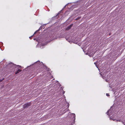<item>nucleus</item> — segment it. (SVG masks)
Instances as JSON below:
<instances>
[{"label":"nucleus","instance_id":"4","mask_svg":"<svg viewBox=\"0 0 125 125\" xmlns=\"http://www.w3.org/2000/svg\"><path fill=\"white\" fill-rule=\"evenodd\" d=\"M21 70L20 69H18L17 71L15 73V74H17L18 73H19V72H21Z\"/></svg>","mask_w":125,"mask_h":125},{"label":"nucleus","instance_id":"5","mask_svg":"<svg viewBox=\"0 0 125 125\" xmlns=\"http://www.w3.org/2000/svg\"><path fill=\"white\" fill-rule=\"evenodd\" d=\"M81 18V17H79L75 19L76 20H77Z\"/></svg>","mask_w":125,"mask_h":125},{"label":"nucleus","instance_id":"7","mask_svg":"<svg viewBox=\"0 0 125 125\" xmlns=\"http://www.w3.org/2000/svg\"><path fill=\"white\" fill-rule=\"evenodd\" d=\"M2 81V80H0V82H1Z\"/></svg>","mask_w":125,"mask_h":125},{"label":"nucleus","instance_id":"10","mask_svg":"<svg viewBox=\"0 0 125 125\" xmlns=\"http://www.w3.org/2000/svg\"><path fill=\"white\" fill-rule=\"evenodd\" d=\"M63 93H64V92H63Z\"/></svg>","mask_w":125,"mask_h":125},{"label":"nucleus","instance_id":"9","mask_svg":"<svg viewBox=\"0 0 125 125\" xmlns=\"http://www.w3.org/2000/svg\"><path fill=\"white\" fill-rule=\"evenodd\" d=\"M107 113L108 114L109 113V111H108L107 112Z\"/></svg>","mask_w":125,"mask_h":125},{"label":"nucleus","instance_id":"2","mask_svg":"<svg viewBox=\"0 0 125 125\" xmlns=\"http://www.w3.org/2000/svg\"><path fill=\"white\" fill-rule=\"evenodd\" d=\"M15 65L13 63H8V67H9L10 68H14Z\"/></svg>","mask_w":125,"mask_h":125},{"label":"nucleus","instance_id":"8","mask_svg":"<svg viewBox=\"0 0 125 125\" xmlns=\"http://www.w3.org/2000/svg\"><path fill=\"white\" fill-rule=\"evenodd\" d=\"M36 32H37V31H36V32H34V34H35V33H36Z\"/></svg>","mask_w":125,"mask_h":125},{"label":"nucleus","instance_id":"6","mask_svg":"<svg viewBox=\"0 0 125 125\" xmlns=\"http://www.w3.org/2000/svg\"><path fill=\"white\" fill-rule=\"evenodd\" d=\"M106 95L107 96H110L109 94L107 93L106 94Z\"/></svg>","mask_w":125,"mask_h":125},{"label":"nucleus","instance_id":"3","mask_svg":"<svg viewBox=\"0 0 125 125\" xmlns=\"http://www.w3.org/2000/svg\"><path fill=\"white\" fill-rule=\"evenodd\" d=\"M73 24H72L70 25L68 27L66 28V30H68L71 29V27L72 26Z\"/></svg>","mask_w":125,"mask_h":125},{"label":"nucleus","instance_id":"1","mask_svg":"<svg viewBox=\"0 0 125 125\" xmlns=\"http://www.w3.org/2000/svg\"><path fill=\"white\" fill-rule=\"evenodd\" d=\"M31 105V103H27L23 105V107L24 108H25L28 107Z\"/></svg>","mask_w":125,"mask_h":125}]
</instances>
